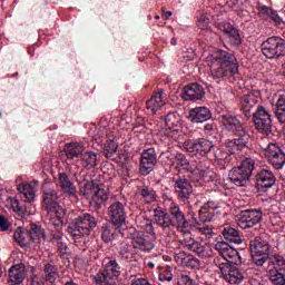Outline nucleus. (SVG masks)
<instances>
[{"label":"nucleus","instance_id":"obj_21","mask_svg":"<svg viewBox=\"0 0 285 285\" xmlns=\"http://www.w3.org/2000/svg\"><path fill=\"white\" fill-rule=\"evenodd\" d=\"M204 95H206L204 87L195 82V83L187 85L183 89L181 97L184 101H199L200 99H204Z\"/></svg>","mask_w":285,"mask_h":285},{"label":"nucleus","instance_id":"obj_41","mask_svg":"<svg viewBox=\"0 0 285 285\" xmlns=\"http://www.w3.org/2000/svg\"><path fill=\"white\" fill-rule=\"evenodd\" d=\"M61 230H63V227L61 228ZM61 230L56 228V233L53 234V242H56L60 255L65 256L68 250V245H66V243L63 242V234L61 233Z\"/></svg>","mask_w":285,"mask_h":285},{"label":"nucleus","instance_id":"obj_62","mask_svg":"<svg viewBox=\"0 0 285 285\" xmlns=\"http://www.w3.org/2000/svg\"><path fill=\"white\" fill-rule=\"evenodd\" d=\"M205 237H212L213 235V228L208 227V226H204V234Z\"/></svg>","mask_w":285,"mask_h":285},{"label":"nucleus","instance_id":"obj_40","mask_svg":"<svg viewBox=\"0 0 285 285\" xmlns=\"http://www.w3.org/2000/svg\"><path fill=\"white\" fill-rule=\"evenodd\" d=\"M269 282L273 285H285V271L273 268L269 271Z\"/></svg>","mask_w":285,"mask_h":285},{"label":"nucleus","instance_id":"obj_31","mask_svg":"<svg viewBox=\"0 0 285 285\" xmlns=\"http://www.w3.org/2000/svg\"><path fill=\"white\" fill-rule=\"evenodd\" d=\"M59 275V268L57 265H52L50 263H47L43 268V275L42 279L45 282H48L51 285H56L55 282H57V276Z\"/></svg>","mask_w":285,"mask_h":285},{"label":"nucleus","instance_id":"obj_42","mask_svg":"<svg viewBox=\"0 0 285 285\" xmlns=\"http://www.w3.org/2000/svg\"><path fill=\"white\" fill-rule=\"evenodd\" d=\"M119 148V145L114 141L112 139H109L105 142L102 147V155L110 159V157H115V153H117V149Z\"/></svg>","mask_w":285,"mask_h":285},{"label":"nucleus","instance_id":"obj_44","mask_svg":"<svg viewBox=\"0 0 285 285\" xmlns=\"http://www.w3.org/2000/svg\"><path fill=\"white\" fill-rule=\"evenodd\" d=\"M18 190L21 193L24 202H35V189L30 185H21L18 187Z\"/></svg>","mask_w":285,"mask_h":285},{"label":"nucleus","instance_id":"obj_47","mask_svg":"<svg viewBox=\"0 0 285 285\" xmlns=\"http://www.w3.org/2000/svg\"><path fill=\"white\" fill-rule=\"evenodd\" d=\"M165 124L169 130L175 131V130H177V127L179 126V118H177L176 114H168L165 117Z\"/></svg>","mask_w":285,"mask_h":285},{"label":"nucleus","instance_id":"obj_64","mask_svg":"<svg viewBox=\"0 0 285 285\" xmlns=\"http://www.w3.org/2000/svg\"><path fill=\"white\" fill-rule=\"evenodd\" d=\"M196 233H199L200 235H204V226L203 227H196Z\"/></svg>","mask_w":285,"mask_h":285},{"label":"nucleus","instance_id":"obj_14","mask_svg":"<svg viewBox=\"0 0 285 285\" xmlns=\"http://www.w3.org/2000/svg\"><path fill=\"white\" fill-rule=\"evenodd\" d=\"M215 250L225 261L224 264H234V266H239L242 264V256L237 249L233 248L226 242H218L215 244Z\"/></svg>","mask_w":285,"mask_h":285},{"label":"nucleus","instance_id":"obj_24","mask_svg":"<svg viewBox=\"0 0 285 285\" xmlns=\"http://www.w3.org/2000/svg\"><path fill=\"white\" fill-rule=\"evenodd\" d=\"M174 188L180 199H188L193 194V185L188 178H177Z\"/></svg>","mask_w":285,"mask_h":285},{"label":"nucleus","instance_id":"obj_1","mask_svg":"<svg viewBox=\"0 0 285 285\" xmlns=\"http://www.w3.org/2000/svg\"><path fill=\"white\" fill-rule=\"evenodd\" d=\"M59 193L56 189H42L41 208L46 213L49 224L57 230L63 228V224H68V209L59 205Z\"/></svg>","mask_w":285,"mask_h":285},{"label":"nucleus","instance_id":"obj_36","mask_svg":"<svg viewBox=\"0 0 285 285\" xmlns=\"http://www.w3.org/2000/svg\"><path fill=\"white\" fill-rule=\"evenodd\" d=\"M82 161L83 168H95L97 164H99V158L97 157V154L95 151H86L85 154L81 155L80 157Z\"/></svg>","mask_w":285,"mask_h":285},{"label":"nucleus","instance_id":"obj_32","mask_svg":"<svg viewBox=\"0 0 285 285\" xmlns=\"http://www.w3.org/2000/svg\"><path fill=\"white\" fill-rule=\"evenodd\" d=\"M110 197V194L108 193V189H105L101 186L96 187V191L94 193V197L91 198V202L96 204L98 208H101L106 202H108Z\"/></svg>","mask_w":285,"mask_h":285},{"label":"nucleus","instance_id":"obj_56","mask_svg":"<svg viewBox=\"0 0 285 285\" xmlns=\"http://www.w3.org/2000/svg\"><path fill=\"white\" fill-rule=\"evenodd\" d=\"M195 282L190 279L188 275H180L178 278V285H194Z\"/></svg>","mask_w":285,"mask_h":285},{"label":"nucleus","instance_id":"obj_37","mask_svg":"<svg viewBox=\"0 0 285 285\" xmlns=\"http://www.w3.org/2000/svg\"><path fill=\"white\" fill-rule=\"evenodd\" d=\"M222 235L225 239L232 242L233 244H242V236L239 235V232L230 226L225 227Z\"/></svg>","mask_w":285,"mask_h":285},{"label":"nucleus","instance_id":"obj_3","mask_svg":"<svg viewBox=\"0 0 285 285\" xmlns=\"http://www.w3.org/2000/svg\"><path fill=\"white\" fill-rule=\"evenodd\" d=\"M210 70L213 77L217 79L237 75L238 66L235 55L228 53V51L225 50H218L212 60Z\"/></svg>","mask_w":285,"mask_h":285},{"label":"nucleus","instance_id":"obj_23","mask_svg":"<svg viewBox=\"0 0 285 285\" xmlns=\"http://www.w3.org/2000/svg\"><path fill=\"white\" fill-rule=\"evenodd\" d=\"M154 224H157L163 230H170L173 228V220H170V214L164 210L161 207L154 209Z\"/></svg>","mask_w":285,"mask_h":285},{"label":"nucleus","instance_id":"obj_9","mask_svg":"<svg viewBox=\"0 0 285 285\" xmlns=\"http://www.w3.org/2000/svg\"><path fill=\"white\" fill-rule=\"evenodd\" d=\"M179 244L184 246V248H187V250H190V253L202 257V259L213 257V254L210 253V246L199 240H195V238H193L190 235V232L184 233L183 237L179 239Z\"/></svg>","mask_w":285,"mask_h":285},{"label":"nucleus","instance_id":"obj_39","mask_svg":"<svg viewBox=\"0 0 285 285\" xmlns=\"http://www.w3.org/2000/svg\"><path fill=\"white\" fill-rule=\"evenodd\" d=\"M97 186L99 185L95 183V180L85 183L83 186L80 187V195L86 199H92L95 191L97 190Z\"/></svg>","mask_w":285,"mask_h":285},{"label":"nucleus","instance_id":"obj_43","mask_svg":"<svg viewBox=\"0 0 285 285\" xmlns=\"http://www.w3.org/2000/svg\"><path fill=\"white\" fill-rule=\"evenodd\" d=\"M275 115L281 124H285V94L279 96L276 102Z\"/></svg>","mask_w":285,"mask_h":285},{"label":"nucleus","instance_id":"obj_48","mask_svg":"<svg viewBox=\"0 0 285 285\" xmlns=\"http://www.w3.org/2000/svg\"><path fill=\"white\" fill-rule=\"evenodd\" d=\"M271 264L274 265V268H277V271H285V258L284 256L279 254H274L272 257L268 258Z\"/></svg>","mask_w":285,"mask_h":285},{"label":"nucleus","instance_id":"obj_57","mask_svg":"<svg viewBox=\"0 0 285 285\" xmlns=\"http://www.w3.org/2000/svg\"><path fill=\"white\" fill-rule=\"evenodd\" d=\"M76 179L79 184H82V181H86V184H87V181H90V180H88V171H86L83 169L80 170V173L76 175Z\"/></svg>","mask_w":285,"mask_h":285},{"label":"nucleus","instance_id":"obj_20","mask_svg":"<svg viewBox=\"0 0 285 285\" xmlns=\"http://www.w3.org/2000/svg\"><path fill=\"white\" fill-rule=\"evenodd\" d=\"M108 215L114 226H121V224H126V204L121 202H114L108 208Z\"/></svg>","mask_w":285,"mask_h":285},{"label":"nucleus","instance_id":"obj_28","mask_svg":"<svg viewBox=\"0 0 285 285\" xmlns=\"http://www.w3.org/2000/svg\"><path fill=\"white\" fill-rule=\"evenodd\" d=\"M164 89H157L154 95L151 96V98L149 100H147L146 106H147V110L151 114L155 115L157 112V110H159V108H161V106H164Z\"/></svg>","mask_w":285,"mask_h":285},{"label":"nucleus","instance_id":"obj_49","mask_svg":"<svg viewBox=\"0 0 285 285\" xmlns=\"http://www.w3.org/2000/svg\"><path fill=\"white\" fill-rule=\"evenodd\" d=\"M114 246H116L120 255H126V253H128V249L130 248L128 239L125 238H118L117 240H115Z\"/></svg>","mask_w":285,"mask_h":285},{"label":"nucleus","instance_id":"obj_19","mask_svg":"<svg viewBox=\"0 0 285 285\" xmlns=\"http://www.w3.org/2000/svg\"><path fill=\"white\" fill-rule=\"evenodd\" d=\"M185 150H187V153H194V154H198L202 157H205V155H208V153H210L213 149V142L210 140H206V139H200L198 141L195 140H186L183 144Z\"/></svg>","mask_w":285,"mask_h":285},{"label":"nucleus","instance_id":"obj_52","mask_svg":"<svg viewBox=\"0 0 285 285\" xmlns=\"http://www.w3.org/2000/svg\"><path fill=\"white\" fill-rule=\"evenodd\" d=\"M188 255L186 252H179L174 255V259L178 266H186Z\"/></svg>","mask_w":285,"mask_h":285},{"label":"nucleus","instance_id":"obj_50","mask_svg":"<svg viewBox=\"0 0 285 285\" xmlns=\"http://www.w3.org/2000/svg\"><path fill=\"white\" fill-rule=\"evenodd\" d=\"M210 23V19L208 18V13L200 12L198 14L197 26L200 30H207Z\"/></svg>","mask_w":285,"mask_h":285},{"label":"nucleus","instance_id":"obj_25","mask_svg":"<svg viewBox=\"0 0 285 285\" xmlns=\"http://www.w3.org/2000/svg\"><path fill=\"white\" fill-rule=\"evenodd\" d=\"M213 117V112L207 107H196L189 110V119L191 124H204Z\"/></svg>","mask_w":285,"mask_h":285},{"label":"nucleus","instance_id":"obj_55","mask_svg":"<svg viewBox=\"0 0 285 285\" xmlns=\"http://www.w3.org/2000/svg\"><path fill=\"white\" fill-rule=\"evenodd\" d=\"M209 153H213V155H214L215 159H217V161H222L226 158L225 154H223L220 149L215 147V145H213V150Z\"/></svg>","mask_w":285,"mask_h":285},{"label":"nucleus","instance_id":"obj_29","mask_svg":"<svg viewBox=\"0 0 285 285\" xmlns=\"http://www.w3.org/2000/svg\"><path fill=\"white\" fill-rule=\"evenodd\" d=\"M258 14L259 17H262V19H265V21H268V19H271V21H273L276 26H282V23H284V20L282 19V17H279L277 11L266 6L259 8Z\"/></svg>","mask_w":285,"mask_h":285},{"label":"nucleus","instance_id":"obj_61","mask_svg":"<svg viewBox=\"0 0 285 285\" xmlns=\"http://www.w3.org/2000/svg\"><path fill=\"white\" fill-rule=\"evenodd\" d=\"M237 14L238 17H240V19L248 20V17H249L248 10L239 9Z\"/></svg>","mask_w":285,"mask_h":285},{"label":"nucleus","instance_id":"obj_18","mask_svg":"<svg viewBox=\"0 0 285 285\" xmlns=\"http://www.w3.org/2000/svg\"><path fill=\"white\" fill-rule=\"evenodd\" d=\"M157 166V151L155 148H148L140 156V174L150 175Z\"/></svg>","mask_w":285,"mask_h":285},{"label":"nucleus","instance_id":"obj_35","mask_svg":"<svg viewBox=\"0 0 285 285\" xmlns=\"http://www.w3.org/2000/svg\"><path fill=\"white\" fill-rule=\"evenodd\" d=\"M65 153L67 159H77L83 155V147L77 142L68 144Z\"/></svg>","mask_w":285,"mask_h":285},{"label":"nucleus","instance_id":"obj_51","mask_svg":"<svg viewBox=\"0 0 285 285\" xmlns=\"http://www.w3.org/2000/svg\"><path fill=\"white\" fill-rule=\"evenodd\" d=\"M138 195L148 202H153V199H155V194L146 186L138 188Z\"/></svg>","mask_w":285,"mask_h":285},{"label":"nucleus","instance_id":"obj_16","mask_svg":"<svg viewBox=\"0 0 285 285\" xmlns=\"http://www.w3.org/2000/svg\"><path fill=\"white\" fill-rule=\"evenodd\" d=\"M259 104V91L248 92L240 98V109L243 110L246 119H250L254 112H257L256 108H263L257 106Z\"/></svg>","mask_w":285,"mask_h":285},{"label":"nucleus","instance_id":"obj_53","mask_svg":"<svg viewBox=\"0 0 285 285\" xmlns=\"http://www.w3.org/2000/svg\"><path fill=\"white\" fill-rule=\"evenodd\" d=\"M200 266L199 261L197 259V257L193 256L191 254H189L187 256V261L185 263V268H198Z\"/></svg>","mask_w":285,"mask_h":285},{"label":"nucleus","instance_id":"obj_45","mask_svg":"<svg viewBox=\"0 0 285 285\" xmlns=\"http://www.w3.org/2000/svg\"><path fill=\"white\" fill-rule=\"evenodd\" d=\"M27 233L31 242H39V239L43 237V228H41L37 224H30V228L29 230H27Z\"/></svg>","mask_w":285,"mask_h":285},{"label":"nucleus","instance_id":"obj_30","mask_svg":"<svg viewBox=\"0 0 285 285\" xmlns=\"http://www.w3.org/2000/svg\"><path fill=\"white\" fill-rule=\"evenodd\" d=\"M212 205L213 203L208 202L198 212V219L203 224H207V222H213V218L215 217V210L217 207H213Z\"/></svg>","mask_w":285,"mask_h":285},{"label":"nucleus","instance_id":"obj_46","mask_svg":"<svg viewBox=\"0 0 285 285\" xmlns=\"http://www.w3.org/2000/svg\"><path fill=\"white\" fill-rule=\"evenodd\" d=\"M28 237H29L28 232H22L21 228H18L13 233V239L17 244H19L21 246V248H27Z\"/></svg>","mask_w":285,"mask_h":285},{"label":"nucleus","instance_id":"obj_5","mask_svg":"<svg viewBox=\"0 0 285 285\" xmlns=\"http://www.w3.org/2000/svg\"><path fill=\"white\" fill-rule=\"evenodd\" d=\"M271 236L261 234L249 242L253 264L264 266L271 259Z\"/></svg>","mask_w":285,"mask_h":285},{"label":"nucleus","instance_id":"obj_33","mask_svg":"<svg viewBox=\"0 0 285 285\" xmlns=\"http://www.w3.org/2000/svg\"><path fill=\"white\" fill-rule=\"evenodd\" d=\"M176 159V164H179V166H181L184 168V170H188V173H203V177H205L206 175V169H202V165H198L196 167V170L193 169V167H190V163L188 161V158H186V156H184V154H176L175 156Z\"/></svg>","mask_w":285,"mask_h":285},{"label":"nucleus","instance_id":"obj_34","mask_svg":"<svg viewBox=\"0 0 285 285\" xmlns=\"http://www.w3.org/2000/svg\"><path fill=\"white\" fill-rule=\"evenodd\" d=\"M59 181L60 188L63 190V193H67V195H75V193H77V188L75 187L72 181H70V177H68V174H59Z\"/></svg>","mask_w":285,"mask_h":285},{"label":"nucleus","instance_id":"obj_26","mask_svg":"<svg viewBox=\"0 0 285 285\" xmlns=\"http://www.w3.org/2000/svg\"><path fill=\"white\" fill-rule=\"evenodd\" d=\"M101 230V239L105 244H112V242L115 244L119 238L118 226L115 227V224L112 223L104 224Z\"/></svg>","mask_w":285,"mask_h":285},{"label":"nucleus","instance_id":"obj_10","mask_svg":"<svg viewBox=\"0 0 285 285\" xmlns=\"http://www.w3.org/2000/svg\"><path fill=\"white\" fill-rule=\"evenodd\" d=\"M261 148L264 150V156L267 158L268 164L275 168V170H282L285 164V154L282 147L275 142L268 145L259 142Z\"/></svg>","mask_w":285,"mask_h":285},{"label":"nucleus","instance_id":"obj_22","mask_svg":"<svg viewBox=\"0 0 285 285\" xmlns=\"http://www.w3.org/2000/svg\"><path fill=\"white\" fill-rule=\"evenodd\" d=\"M275 181H277L275 174L268 169H261L256 174V184L259 188H273V186H275Z\"/></svg>","mask_w":285,"mask_h":285},{"label":"nucleus","instance_id":"obj_15","mask_svg":"<svg viewBox=\"0 0 285 285\" xmlns=\"http://www.w3.org/2000/svg\"><path fill=\"white\" fill-rule=\"evenodd\" d=\"M220 277L228 284H240L244 282V273L233 263H219Z\"/></svg>","mask_w":285,"mask_h":285},{"label":"nucleus","instance_id":"obj_54","mask_svg":"<svg viewBox=\"0 0 285 285\" xmlns=\"http://www.w3.org/2000/svg\"><path fill=\"white\" fill-rule=\"evenodd\" d=\"M11 208L14 213H18V215H26V208L21 206L18 199L11 200Z\"/></svg>","mask_w":285,"mask_h":285},{"label":"nucleus","instance_id":"obj_63","mask_svg":"<svg viewBox=\"0 0 285 285\" xmlns=\"http://www.w3.org/2000/svg\"><path fill=\"white\" fill-rule=\"evenodd\" d=\"M161 12L164 13L166 21H168L170 19V17H173V11H167L166 12L165 8H161Z\"/></svg>","mask_w":285,"mask_h":285},{"label":"nucleus","instance_id":"obj_13","mask_svg":"<svg viewBox=\"0 0 285 285\" xmlns=\"http://www.w3.org/2000/svg\"><path fill=\"white\" fill-rule=\"evenodd\" d=\"M254 126L262 135H271L273 132V120L271 114L264 107H257L256 112L253 114Z\"/></svg>","mask_w":285,"mask_h":285},{"label":"nucleus","instance_id":"obj_59","mask_svg":"<svg viewBox=\"0 0 285 285\" xmlns=\"http://www.w3.org/2000/svg\"><path fill=\"white\" fill-rule=\"evenodd\" d=\"M205 135H213L215 132V124L208 122L204 126Z\"/></svg>","mask_w":285,"mask_h":285},{"label":"nucleus","instance_id":"obj_6","mask_svg":"<svg viewBox=\"0 0 285 285\" xmlns=\"http://www.w3.org/2000/svg\"><path fill=\"white\" fill-rule=\"evenodd\" d=\"M98 220L90 214H82L77 216L68 226V233L75 237H88L95 228H97Z\"/></svg>","mask_w":285,"mask_h":285},{"label":"nucleus","instance_id":"obj_7","mask_svg":"<svg viewBox=\"0 0 285 285\" xmlns=\"http://www.w3.org/2000/svg\"><path fill=\"white\" fill-rule=\"evenodd\" d=\"M104 271L94 276L97 285H117L116 278L121 275V266L116 259L105 258Z\"/></svg>","mask_w":285,"mask_h":285},{"label":"nucleus","instance_id":"obj_60","mask_svg":"<svg viewBox=\"0 0 285 285\" xmlns=\"http://www.w3.org/2000/svg\"><path fill=\"white\" fill-rule=\"evenodd\" d=\"M144 228L145 233H148V235H155V227H153L151 223H147Z\"/></svg>","mask_w":285,"mask_h":285},{"label":"nucleus","instance_id":"obj_4","mask_svg":"<svg viewBox=\"0 0 285 285\" xmlns=\"http://www.w3.org/2000/svg\"><path fill=\"white\" fill-rule=\"evenodd\" d=\"M118 226V238L131 239L132 247L142 253H150L155 248V243L145 238L144 233L137 230L134 226H127L125 223Z\"/></svg>","mask_w":285,"mask_h":285},{"label":"nucleus","instance_id":"obj_12","mask_svg":"<svg viewBox=\"0 0 285 285\" xmlns=\"http://www.w3.org/2000/svg\"><path fill=\"white\" fill-rule=\"evenodd\" d=\"M262 219H264V212L262 209H245L238 214L237 224L239 228L246 230L261 224Z\"/></svg>","mask_w":285,"mask_h":285},{"label":"nucleus","instance_id":"obj_8","mask_svg":"<svg viewBox=\"0 0 285 285\" xmlns=\"http://www.w3.org/2000/svg\"><path fill=\"white\" fill-rule=\"evenodd\" d=\"M255 170V160L253 158H245L240 166L234 167L229 174V181L235 186H246L250 181V175Z\"/></svg>","mask_w":285,"mask_h":285},{"label":"nucleus","instance_id":"obj_17","mask_svg":"<svg viewBox=\"0 0 285 285\" xmlns=\"http://www.w3.org/2000/svg\"><path fill=\"white\" fill-rule=\"evenodd\" d=\"M168 214L171 220L173 228H177V230H180L183 235L185 233H188V230L186 229L188 228V226H190V224L186 219V215L181 210V207L177 205L170 206L168 209Z\"/></svg>","mask_w":285,"mask_h":285},{"label":"nucleus","instance_id":"obj_58","mask_svg":"<svg viewBox=\"0 0 285 285\" xmlns=\"http://www.w3.org/2000/svg\"><path fill=\"white\" fill-rule=\"evenodd\" d=\"M0 228L6 232L10 228V222L3 215L0 216Z\"/></svg>","mask_w":285,"mask_h":285},{"label":"nucleus","instance_id":"obj_2","mask_svg":"<svg viewBox=\"0 0 285 285\" xmlns=\"http://www.w3.org/2000/svg\"><path fill=\"white\" fill-rule=\"evenodd\" d=\"M220 119L225 130H228V132H234L235 135L234 139H228L225 141L226 148H230L229 153L235 155V153H242L244 148H248L250 135H248V131L246 128H244L242 121H239L236 116H233V114H225L220 116Z\"/></svg>","mask_w":285,"mask_h":285},{"label":"nucleus","instance_id":"obj_11","mask_svg":"<svg viewBox=\"0 0 285 285\" xmlns=\"http://www.w3.org/2000/svg\"><path fill=\"white\" fill-rule=\"evenodd\" d=\"M261 48L267 59H279L285 56V40L279 37H269Z\"/></svg>","mask_w":285,"mask_h":285},{"label":"nucleus","instance_id":"obj_38","mask_svg":"<svg viewBox=\"0 0 285 285\" xmlns=\"http://www.w3.org/2000/svg\"><path fill=\"white\" fill-rule=\"evenodd\" d=\"M223 32L227 35L232 46H242V36H239V30H237L235 27H230V24H228Z\"/></svg>","mask_w":285,"mask_h":285},{"label":"nucleus","instance_id":"obj_27","mask_svg":"<svg viewBox=\"0 0 285 285\" xmlns=\"http://www.w3.org/2000/svg\"><path fill=\"white\" fill-rule=\"evenodd\" d=\"M26 279V266L23 264L13 265L9 269V282L11 285L23 284Z\"/></svg>","mask_w":285,"mask_h":285}]
</instances>
